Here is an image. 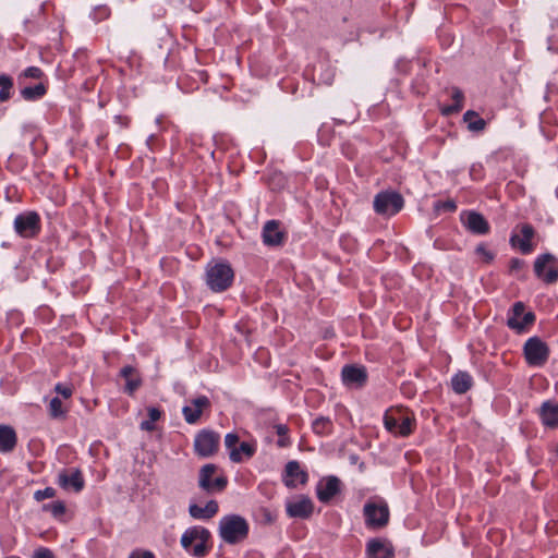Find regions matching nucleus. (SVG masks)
Returning <instances> with one entry per match:
<instances>
[{"mask_svg": "<svg viewBox=\"0 0 558 558\" xmlns=\"http://www.w3.org/2000/svg\"><path fill=\"white\" fill-rule=\"evenodd\" d=\"M557 454H558V445H557Z\"/></svg>", "mask_w": 558, "mask_h": 558, "instance_id": "nucleus-51", "label": "nucleus"}, {"mask_svg": "<svg viewBox=\"0 0 558 558\" xmlns=\"http://www.w3.org/2000/svg\"><path fill=\"white\" fill-rule=\"evenodd\" d=\"M109 14H110V11L107 7H99L94 12L95 20H97V21H101V20L108 17Z\"/></svg>", "mask_w": 558, "mask_h": 558, "instance_id": "nucleus-45", "label": "nucleus"}, {"mask_svg": "<svg viewBox=\"0 0 558 558\" xmlns=\"http://www.w3.org/2000/svg\"><path fill=\"white\" fill-rule=\"evenodd\" d=\"M120 377L125 380L124 392L133 395L142 385V378L137 369L125 365L120 369Z\"/></svg>", "mask_w": 558, "mask_h": 558, "instance_id": "nucleus-24", "label": "nucleus"}, {"mask_svg": "<svg viewBox=\"0 0 558 558\" xmlns=\"http://www.w3.org/2000/svg\"><path fill=\"white\" fill-rule=\"evenodd\" d=\"M204 281L211 292H225L234 281V270L227 260L211 259L205 267Z\"/></svg>", "mask_w": 558, "mask_h": 558, "instance_id": "nucleus-1", "label": "nucleus"}, {"mask_svg": "<svg viewBox=\"0 0 558 558\" xmlns=\"http://www.w3.org/2000/svg\"><path fill=\"white\" fill-rule=\"evenodd\" d=\"M58 485L65 490H73L80 493L84 486L85 481L81 470L76 468L64 469L58 473Z\"/></svg>", "mask_w": 558, "mask_h": 558, "instance_id": "nucleus-15", "label": "nucleus"}, {"mask_svg": "<svg viewBox=\"0 0 558 558\" xmlns=\"http://www.w3.org/2000/svg\"><path fill=\"white\" fill-rule=\"evenodd\" d=\"M48 412L52 418H64L66 415V410L63 408V403L58 397L50 400Z\"/></svg>", "mask_w": 558, "mask_h": 558, "instance_id": "nucleus-33", "label": "nucleus"}, {"mask_svg": "<svg viewBox=\"0 0 558 558\" xmlns=\"http://www.w3.org/2000/svg\"><path fill=\"white\" fill-rule=\"evenodd\" d=\"M537 414L546 428L555 429L558 427V401H544L537 410Z\"/></svg>", "mask_w": 558, "mask_h": 558, "instance_id": "nucleus-21", "label": "nucleus"}, {"mask_svg": "<svg viewBox=\"0 0 558 558\" xmlns=\"http://www.w3.org/2000/svg\"><path fill=\"white\" fill-rule=\"evenodd\" d=\"M54 390L58 395L62 396L65 399L70 398L73 393V390L70 386L63 385L61 383H58L56 385Z\"/></svg>", "mask_w": 558, "mask_h": 558, "instance_id": "nucleus-43", "label": "nucleus"}, {"mask_svg": "<svg viewBox=\"0 0 558 558\" xmlns=\"http://www.w3.org/2000/svg\"><path fill=\"white\" fill-rule=\"evenodd\" d=\"M365 524L369 529H380L388 524L389 508L384 499H371L363 508Z\"/></svg>", "mask_w": 558, "mask_h": 558, "instance_id": "nucleus-5", "label": "nucleus"}, {"mask_svg": "<svg viewBox=\"0 0 558 558\" xmlns=\"http://www.w3.org/2000/svg\"><path fill=\"white\" fill-rule=\"evenodd\" d=\"M17 444V436L13 427L0 425V452L9 453L14 450Z\"/></svg>", "mask_w": 558, "mask_h": 558, "instance_id": "nucleus-26", "label": "nucleus"}, {"mask_svg": "<svg viewBox=\"0 0 558 558\" xmlns=\"http://www.w3.org/2000/svg\"><path fill=\"white\" fill-rule=\"evenodd\" d=\"M473 385V378L468 372H458L451 378V388L458 395L465 393L471 389Z\"/></svg>", "mask_w": 558, "mask_h": 558, "instance_id": "nucleus-28", "label": "nucleus"}, {"mask_svg": "<svg viewBox=\"0 0 558 558\" xmlns=\"http://www.w3.org/2000/svg\"><path fill=\"white\" fill-rule=\"evenodd\" d=\"M129 558H155L154 554L150 551H133Z\"/></svg>", "mask_w": 558, "mask_h": 558, "instance_id": "nucleus-47", "label": "nucleus"}, {"mask_svg": "<svg viewBox=\"0 0 558 558\" xmlns=\"http://www.w3.org/2000/svg\"><path fill=\"white\" fill-rule=\"evenodd\" d=\"M256 452V446L254 444H250L243 441L239 444L234 449L230 452V460L234 463H241L245 459H251Z\"/></svg>", "mask_w": 558, "mask_h": 558, "instance_id": "nucleus-27", "label": "nucleus"}, {"mask_svg": "<svg viewBox=\"0 0 558 558\" xmlns=\"http://www.w3.org/2000/svg\"><path fill=\"white\" fill-rule=\"evenodd\" d=\"M282 481L288 488H295L298 484L304 485L307 483L308 474L301 469L298 461H289L286 464Z\"/></svg>", "mask_w": 558, "mask_h": 558, "instance_id": "nucleus-20", "label": "nucleus"}, {"mask_svg": "<svg viewBox=\"0 0 558 558\" xmlns=\"http://www.w3.org/2000/svg\"><path fill=\"white\" fill-rule=\"evenodd\" d=\"M47 93V87L43 83L34 86H25L21 89V96L27 101H35L43 98Z\"/></svg>", "mask_w": 558, "mask_h": 558, "instance_id": "nucleus-31", "label": "nucleus"}, {"mask_svg": "<svg viewBox=\"0 0 558 558\" xmlns=\"http://www.w3.org/2000/svg\"><path fill=\"white\" fill-rule=\"evenodd\" d=\"M219 534L228 544H235L248 534L247 521L238 514H230L221 518L219 522Z\"/></svg>", "mask_w": 558, "mask_h": 558, "instance_id": "nucleus-3", "label": "nucleus"}, {"mask_svg": "<svg viewBox=\"0 0 558 558\" xmlns=\"http://www.w3.org/2000/svg\"><path fill=\"white\" fill-rule=\"evenodd\" d=\"M44 76V72L41 71V69H39L38 66H28L27 69H25L20 77H19V81L21 82L22 78H35V80H39Z\"/></svg>", "mask_w": 558, "mask_h": 558, "instance_id": "nucleus-37", "label": "nucleus"}, {"mask_svg": "<svg viewBox=\"0 0 558 558\" xmlns=\"http://www.w3.org/2000/svg\"><path fill=\"white\" fill-rule=\"evenodd\" d=\"M65 505L61 500L43 505V511L50 512L53 518L59 519L65 513Z\"/></svg>", "mask_w": 558, "mask_h": 558, "instance_id": "nucleus-35", "label": "nucleus"}, {"mask_svg": "<svg viewBox=\"0 0 558 558\" xmlns=\"http://www.w3.org/2000/svg\"><path fill=\"white\" fill-rule=\"evenodd\" d=\"M475 173H477V170H476V166H472L471 170H470V174L472 177H475Z\"/></svg>", "mask_w": 558, "mask_h": 558, "instance_id": "nucleus-49", "label": "nucleus"}, {"mask_svg": "<svg viewBox=\"0 0 558 558\" xmlns=\"http://www.w3.org/2000/svg\"><path fill=\"white\" fill-rule=\"evenodd\" d=\"M475 252L485 263H490L495 257V254L487 250L484 244L477 245Z\"/></svg>", "mask_w": 558, "mask_h": 558, "instance_id": "nucleus-39", "label": "nucleus"}, {"mask_svg": "<svg viewBox=\"0 0 558 558\" xmlns=\"http://www.w3.org/2000/svg\"><path fill=\"white\" fill-rule=\"evenodd\" d=\"M147 412H148V417L151 422L158 421L161 416V411L155 407L148 408Z\"/></svg>", "mask_w": 558, "mask_h": 558, "instance_id": "nucleus-46", "label": "nucleus"}, {"mask_svg": "<svg viewBox=\"0 0 558 558\" xmlns=\"http://www.w3.org/2000/svg\"><path fill=\"white\" fill-rule=\"evenodd\" d=\"M524 265H525V263L523 259L511 258L510 263H509V268H510V271L513 274V272L520 271L524 267Z\"/></svg>", "mask_w": 558, "mask_h": 558, "instance_id": "nucleus-44", "label": "nucleus"}, {"mask_svg": "<svg viewBox=\"0 0 558 558\" xmlns=\"http://www.w3.org/2000/svg\"><path fill=\"white\" fill-rule=\"evenodd\" d=\"M435 209L444 210V211H447V213H452V211H454L457 209V204L452 199H448V201H445V202H437L435 204Z\"/></svg>", "mask_w": 558, "mask_h": 558, "instance_id": "nucleus-40", "label": "nucleus"}, {"mask_svg": "<svg viewBox=\"0 0 558 558\" xmlns=\"http://www.w3.org/2000/svg\"><path fill=\"white\" fill-rule=\"evenodd\" d=\"M452 105L442 108V114L450 116L459 112L463 108L464 95L458 87H453L451 90Z\"/></svg>", "mask_w": 558, "mask_h": 558, "instance_id": "nucleus-32", "label": "nucleus"}, {"mask_svg": "<svg viewBox=\"0 0 558 558\" xmlns=\"http://www.w3.org/2000/svg\"><path fill=\"white\" fill-rule=\"evenodd\" d=\"M262 238L267 246H280L284 242L286 234L280 230L278 221L269 220L263 227Z\"/></svg>", "mask_w": 558, "mask_h": 558, "instance_id": "nucleus-22", "label": "nucleus"}, {"mask_svg": "<svg viewBox=\"0 0 558 558\" xmlns=\"http://www.w3.org/2000/svg\"><path fill=\"white\" fill-rule=\"evenodd\" d=\"M384 425L393 435L408 437L413 433L415 418L402 411H398L396 415H385Z\"/></svg>", "mask_w": 558, "mask_h": 558, "instance_id": "nucleus-10", "label": "nucleus"}, {"mask_svg": "<svg viewBox=\"0 0 558 558\" xmlns=\"http://www.w3.org/2000/svg\"><path fill=\"white\" fill-rule=\"evenodd\" d=\"M463 121L466 123L469 131L476 133L483 132L487 124L486 121L474 110H468L463 114Z\"/></svg>", "mask_w": 558, "mask_h": 558, "instance_id": "nucleus-29", "label": "nucleus"}, {"mask_svg": "<svg viewBox=\"0 0 558 558\" xmlns=\"http://www.w3.org/2000/svg\"><path fill=\"white\" fill-rule=\"evenodd\" d=\"M239 444V436L234 433H229L225 437V446L229 450V453L232 449H234Z\"/></svg>", "mask_w": 558, "mask_h": 558, "instance_id": "nucleus-41", "label": "nucleus"}, {"mask_svg": "<svg viewBox=\"0 0 558 558\" xmlns=\"http://www.w3.org/2000/svg\"><path fill=\"white\" fill-rule=\"evenodd\" d=\"M155 422H151L150 420H147V421H143L141 423V429L143 430H146V432H151L155 429Z\"/></svg>", "mask_w": 558, "mask_h": 558, "instance_id": "nucleus-48", "label": "nucleus"}, {"mask_svg": "<svg viewBox=\"0 0 558 558\" xmlns=\"http://www.w3.org/2000/svg\"><path fill=\"white\" fill-rule=\"evenodd\" d=\"M219 510L216 500H209L204 507L197 504H190L189 513L193 519L196 520H208L211 519Z\"/></svg>", "mask_w": 558, "mask_h": 558, "instance_id": "nucleus-25", "label": "nucleus"}, {"mask_svg": "<svg viewBox=\"0 0 558 558\" xmlns=\"http://www.w3.org/2000/svg\"><path fill=\"white\" fill-rule=\"evenodd\" d=\"M32 558H56L51 549L47 547H38L35 549Z\"/></svg>", "mask_w": 558, "mask_h": 558, "instance_id": "nucleus-42", "label": "nucleus"}, {"mask_svg": "<svg viewBox=\"0 0 558 558\" xmlns=\"http://www.w3.org/2000/svg\"><path fill=\"white\" fill-rule=\"evenodd\" d=\"M340 490L341 481L335 475L323 477L316 485V496L324 504L329 502Z\"/></svg>", "mask_w": 558, "mask_h": 558, "instance_id": "nucleus-17", "label": "nucleus"}, {"mask_svg": "<svg viewBox=\"0 0 558 558\" xmlns=\"http://www.w3.org/2000/svg\"><path fill=\"white\" fill-rule=\"evenodd\" d=\"M13 88V81L10 76L2 74L0 75V101H7L11 97Z\"/></svg>", "mask_w": 558, "mask_h": 558, "instance_id": "nucleus-34", "label": "nucleus"}, {"mask_svg": "<svg viewBox=\"0 0 558 558\" xmlns=\"http://www.w3.org/2000/svg\"><path fill=\"white\" fill-rule=\"evenodd\" d=\"M534 272L546 283H554L558 280V260L550 254H542L534 262Z\"/></svg>", "mask_w": 558, "mask_h": 558, "instance_id": "nucleus-12", "label": "nucleus"}, {"mask_svg": "<svg viewBox=\"0 0 558 558\" xmlns=\"http://www.w3.org/2000/svg\"><path fill=\"white\" fill-rule=\"evenodd\" d=\"M343 384L349 388H362L367 381V371L363 365H344L341 371Z\"/></svg>", "mask_w": 558, "mask_h": 558, "instance_id": "nucleus-16", "label": "nucleus"}, {"mask_svg": "<svg viewBox=\"0 0 558 558\" xmlns=\"http://www.w3.org/2000/svg\"><path fill=\"white\" fill-rule=\"evenodd\" d=\"M217 466L213 463L205 464L198 473V486L207 494H217L225 490L228 485V478L225 475L213 478Z\"/></svg>", "mask_w": 558, "mask_h": 558, "instance_id": "nucleus-7", "label": "nucleus"}, {"mask_svg": "<svg viewBox=\"0 0 558 558\" xmlns=\"http://www.w3.org/2000/svg\"><path fill=\"white\" fill-rule=\"evenodd\" d=\"M211 402L206 396H198L190 401V404L182 408V414L185 422L195 425L199 422L202 414L209 411Z\"/></svg>", "mask_w": 558, "mask_h": 558, "instance_id": "nucleus-14", "label": "nucleus"}, {"mask_svg": "<svg viewBox=\"0 0 558 558\" xmlns=\"http://www.w3.org/2000/svg\"><path fill=\"white\" fill-rule=\"evenodd\" d=\"M220 445V435L211 429L199 430L194 439V450L197 456L208 458L214 456Z\"/></svg>", "mask_w": 558, "mask_h": 558, "instance_id": "nucleus-11", "label": "nucleus"}, {"mask_svg": "<svg viewBox=\"0 0 558 558\" xmlns=\"http://www.w3.org/2000/svg\"><path fill=\"white\" fill-rule=\"evenodd\" d=\"M312 429L318 436H328L333 432V423L328 416H318L313 421Z\"/></svg>", "mask_w": 558, "mask_h": 558, "instance_id": "nucleus-30", "label": "nucleus"}, {"mask_svg": "<svg viewBox=\"0 0 558 558\" xmlns=\"http://www.w3.org/2000/svg\"><path fill=\"white\" fill-rule=\"evenodd\" d=\"M57 490L53 487H46L34 493V499L38 502L56 497Z\"/></svg>", "mask_w": 558, "mask_h": 558, "instance_id": "nucleus-38", "label": "nucleus"}, {"mask_svg": "<svg viewBox=\"0 0 558 558\" xmlns=\"http://www.w3.org/2000/svg\"><path fill=\"white\" fill-rule=\"evenodd\" d=\"M518 232H513L510 236V244L512 247L518 248L522 254H530L534 251L535 245L532 240L535 235L534 228L529 223L518 226Z\"/></svg>", "mask_w": 558, "mask_h": 558, "instance_id": "nucleus-13", "label": "nucleus"}, {"mask_svg": "<svg viewBox=\"0 0 558 558\" xmlns=\"http://www.w3.org/2000/svg\"><path fill=\"white\" fill-rule=\"evenodd\" d=\"M13 229L23 239H35L41 231V218L35 210H25L15 216Z\"/></svg>", "mask_w": 558, "mask_h": 558, "instance_id": "nucleus-4", "label": "nucleus"}, {"mask_svg": "<svg viewBox=\"0 0 558 558\" xmlns=\"http://www.w3.org/2000/svg\"><path fill=\"white\" fill-rule=\"evenodd\" d=\"M367 558H393L391 544L384 538H372L366 545Z\"/></svg>", "mask_w": 558, "mask_h": 558, "instance_id": "nucleus-23", "label": "nucleus"}, {"mask_svg": "<svg viewBox=\"0 0 558 558\" xmlns=\"http://www.w3.org/2000/svg\"><path fill=\"white\" fill-rule=\"evenodd\" d=\"M275 429H276L277 435L279 436L277 445L280 448L288 447L290 445V440L288 438V432H289L288 426L284 424H277V425H275Z\"/></svg>", "mask_w": 558, "mask_h": 558, "instance_id": "nucleus-36", "label": "nucleus"}, {"mask_svg": "<svg viewBox=\"0 0 558 558\" xmlns=\"http://www.w3.org/2000/svg\"><path fill=\"white\" fill-rule=\"evenodd\" d=\"M286 510L290 518L308 519L314 511V504L310 497L301 495L298 499L288 501Z\"/></svg>", "mask_w": 558, "mask_h": 558, "instance_id": "nucleus-19", "label": "nucleus"}, {"mask_svg": "<svg viewBox=\"0 0 558 558\" xmlns=\"http://www.w3.org/2000/svg\"><path fill=\"white\" fill-rule=\"evenodd\" d=\"M462 225L474 234H486L489 232V223L483 215L473 211L465 210L460 215Z\"/></svg>", "mask_w": 558, "mask_h": 558, "instance_id": "nucleus-18", "label": "nucleus"}, {"mask_svg": "<svg viewBox=\"0 0 558 558\" xmlns=\"http://www.w3.org/2000/svg\"><path fill=\"white\" fill-rule=\"evenodd\" d=\"M404 205L403 197L398 192L385 191L374 198V210L379 215L393 216Z\"/></svg>", "mask_w": 558, "mask_h": 558, "instance_id": "nucleus-8", "label": "nucleus"}, {"mask_svg": "<svg viewBox=\"0 0 558 558\" xmlns=\"http://www.w3.org/2000/svg\"><path fill=\"white\" fill-rule=\"evenodd\" d=\"M475 173H477V170H476V166H472L471 170H470V174L472 177H475Z\"/></svg>", "mask_w": 558, "mask_h": 558, "instance_id": "nucleus-50", "label": "nucleus"}, {"mask_svg": "<svg viewBox=\"0 0 558 558\" xmlns=\"http://www.w3.org/2000/svg\"><path fill=\"white\" fill-rule=\"evenodd\" d=\"M535 314L525 312V305L522 302H515L507 314V326L518 333L525 332L534 323Z\"/></svg>", "mask_w": 558, "mask_h": 558, "instance_id": "nucleus-6", "label": "nucleus"}, {"mask_svg": "<svg viewBox=\"0 0 558 558\" xmlns=\"http://www.w3.org/2000/svg\"><path fill=\"white\" fill-rule=\"evenodd\" d=\"M523 352L531 366H543L549 357L548 345L538 337L529 338L524 343Z\"/></svg>", "mask_w": 558, "mask_h": 558, "instance_id": "nucleus-9", "label": "nucleus"}, {"mask_svg": "<svg viewBox=\"0 0 558 558\" xmlns=\"http://www.w3.org/2000/svg\"><path fill=\"white\" fill-rule=\"evenodd\" d=\"M210 532L203 526H192L185 530L181 536V546L186 553L196 558H203L209 553L207 545Z\"/></svg>", "mask_w": 558, "mask_h": 558, "instance_id": "nucleus-2", "label": "nucleus"}]
</instances>
